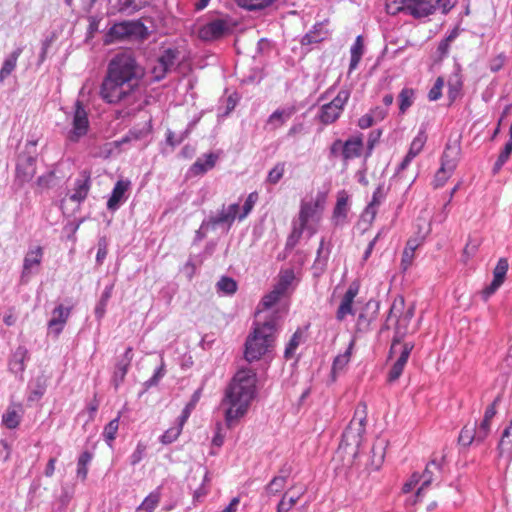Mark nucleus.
<instances>
[{
    "label": "nucleus",
    "instance_id": "1",
    "mask_svg": "<svg viewBox=\"0 0 512 512\" xmlns=\"http://www.w3.org/2000/svg\"><path fill=\"white\" fill-rule=\"evenodd\" d=\"M257 374L251 368H241L225 388L223 404L229 407L225 411V422L231 428L235 421L244 417L257 394Z\"/></svg>",
    "mask_w": 512,
    "mask_h": 512
},
{
    "label": "nucleus",
    "instance_id": "2",
    "mask_svg": "<svg viewBox=\"0 0 512 512\" xmlns=\"http://www.w3.org/2000/svg\"><path fill=\"white\" fill-rule=\"evenodd\" d=\"M279 332L278 316L271 314L264 321H254L244 344V358L252 363L273 351Z\"/></svg>",
    "mask_w": 512,
    "mask_h": 512
},
{
    "label": "nucleus",
    "instance_id": "3",
    "mask_svg": "<svg viewBox=\"0 0 512 512\" xmlns=\"http://www.w3.org/2000/svg\"><path fill=\"white\" fill-rule=\"evenodd\" d=\"M138 88L139 85L105 75L100 86L99 95L107 104H133L138 100L136 95Z\"/></svg>",
    "mask_w": 512,
    "mask_h": 512
},
{
    "label": "nucleus",
    "instance_id": "4",
    "mask_svg": "<svg viewBox=\"0 0 512 512\" xmlns=\"http://www.w3.org/2000/svg\"><path fill=\"white\" fill-rule=\"evenodd\" d=\"M138 88L139 85L105 75L100 86L99 95L107 104H133L138 100L136 95Z\"/></svg>",
    "mask_w": 512,
    "mask_h": 512
},
{
    "label": "nucleus",
    "instance_id": "5",
    "mask_svg": "<svg viewBox=\"0 0 512 512\" xmlns=\"http://www.w3.org/2000/svg\"><path fill=\"white\" fill-rule=\"evenodd\" d=\"M106 75L139 85L143 70L135 57L128 52L117 53L108 63Z\"/></svg>",
    "mask_w": 512,
    "mask_h": 512
},
{
    "label": "nucleus",
    "instance_id": "6",
    "mask_svg": "<svg viewBox=\"0 0 512 512\" xmlns=\"http://www.w3.org/2000/svg\"><path fill=\"white\" fill-rule=\"evenodd\" d=\"M394 2L402 4V7L397 8L398 11L420 19L434 14L437 10H441L444 15L448 14L455 7L457 0H394Z\"/></svg>",
    "mask_w": 512,
    "mask_h": 512
},
{
    "label": "nucleus",
    "instance_id": "7",
    "mask_svg": "<svg viewBox=\"0 0 512 512\" xmlns=\"http://www.w3.org/2000/svg\"><path fill=\"white\" fill-rule=\"evenodd\" d=\"M37 141L28 140L25 144L24 150L17 155L16 169H15V182L19 186L30 182L37 170Z\"/></svg>",
    "mask_w": 512,
    "mask_h": 512
},
{
    "label": "nucleus",
    "instance_id": "8",
    "mask_svg": "<svg viewBox=\"0 0 512 512\" xmlns=\"http://www.w3.org/2000/svg\"><path fill=\"white\" fill-rule=\"evenodd\" d=\"M180 63L181 51L178 47H162L151 69L153 80L156 82L163 80L167 74L176 70Z\"/></svg>",
    "mask_w": 512,
    "mask_h": 512
},
{
    "label": "nucleus",
    "instance_id": "9",
    "mask_svg": "<svg viewBox=\"0 0 512 512\" xmlns=\"http://www.w3.org/2000/svg\"><path fill=\"white\" fill-rule=\"evenodd\" d=\"M90 129L88 112L81 100L77 99L74 103V111L72 117V128L66 135V140L70 143H78L81 138L85 137Z\"/></svg>",
    "mask_w": 512,
    "mask_h": 512
},
{
    "label": "nucleus",
    "instance_id": "10",
    "mask_svg": "<svg viewBox=\"0 0 512 512\" xmlns=\"http://www.w3.org/2000/svg\"><path fill=\"white\" fill-rule=\"evenodd\" d=\"M31 359V354L25 345H18L11 350L7 359L8 371L13 374L19 381L24 380V372L27 362Z\"/></svg>",
    "mask_w": 512,
    "mask_h": 512
},
{
    "label": "nucleus",
    "instance_id": "11",
    "mask_svg": "<svg viewBox=\"0 0 512 512\" xmlns=\"http://www.w3.org/2000/svg\"><path fill=\"white\" fill-rule=\"evenodd\" d=\"M44 257V249L41 246H36L33 248H29L26 252L22 271L20 275V282L23 284L28 283L31 278V275L34 273H38L40 270V266L42 264Z\"/></svg>",
    "mask_w": 512,
    "mask_h": 512
},
{
    "label": "nucleus",
    "instance_id": "12",
    "mask_svg": "<svg viewBox=\"0 0 512 512\" xmlns=\"http://www.w3.org/2000/svg\"><path fill=\"white\" fill-rule=\"evenodd\" d=\"M509 263L507 258H500L493 269V280L491 283L486 286L481 292V298L483 301H488V299L495 294V292L501 287L506 279V275L508 272Z\"/></svg>",
    "mask_w": 512,
    "mask_h": 512
},
{
    "label": "nucleus",
    "instance_id": "13",
    "mask_svg": "<svg viewBox=\"0 0 512 512\" xmlns=\"http://www.w3.org/2000/svg\"><path fill=\"white\" fill-rule=\"evenodd\" d=\"M231 33L227 20L217 18L206 23L200 30L199 35L204 41H215Z\"/></svg>",
    "mask_w": 512,
    "mask_h": 512
},
{
    "label": "nucleus",
    "instance_id": "14",
    "mask_svg": "<svg viewBox=\"0 0 512 512\" xmlns=\"http://www.w3.org/2000/svg\"><path fill=\"white\" fill-rule=\"evenodd\" d=\"M151 0H110L109 14L131 16L149 6Z\"/></svg>",
    "mask_w": 512,
    "mask_h": 512
},
{
    "label": "nucleus",
    "instance_id": "15",
    "mask_svg": "<svg viewBox=\"0 0 512 512\" xmlns=\"http://www.w3.org/2000/svg\"><path fill=\"white\" fill-rule=\"evenodd\" d=\"M133 360V347L128 346L123 355L116 361L114 365L113 374L111 377V384L117 390L124 382L125 377L131 366Z\"/></svg>",
    "mask_w": 512,
    "mask_h": 512
},
{
    "label": "nucleus",
    "instance_id": "16",
    "mask_svg": "<svg viewBox=\"0 0 512 512\" xmlns=\"http://www.w3.org/2000/svg\"><path fill=\"white\" fill-rule=\"evenodd\" d=\"M326 195L318 193L315 201H302L298 214V223L307 227L309 220L313 219L318 213L324 209Z\"/></svg>",
    "mask_w": 512,
    "mask_h": 512
},
{
    "label": "nucleus",
    "instance_id": "17",
    "mask_svg": "<svg viewBox=\"0 0 512 512\" xmlns=\"http://www.w3.org/2000/svg\"><path fill=\"white\" fill-rule=\"evenodd\" d=\"M239 209V203H233L227 207L223 205L217 215L207 218V223L204 226H211V229H215L218 225H227V228L230 229L235 219L238 218Z\"/></svg>",
    "mask_w": 512,
    "mask_h": 512
},
{
    "label": "nucleus",
    "instance_id": "18",
    "mask_svg": "<svg viewBox=\"0 0 512 512\" xmlns=\"http://www.w3.org/2000/svg\"><path fill=\"white\" fill-rule=\"evenodd\" d=\"M380 302L376 300H369L362 311L358 315L356 322L357 332L366 333L370 330L372 322H374L379 314Z\"/></svg>",
    "mask_w": 512,
    "mask_h": 512
},
{
    "label": "nucleus",
    "instance_id": "19",
    "mask_svg": "<svg viewBox=\"0 0 512 512\" xmlns=\"http://www.w3.org/2000/svg\"><path fill=\"white\" fill-rule=\"evenodd\" d=\"M71 311L72 307H64L62 304L57 305L52 310V316L48 321L47 326L49 333H51L55 339H57L63 332Z\"/></svg>",
    "mask_w": 512,
    "mask_h": 512
},
{
    "label": "nucleus",
    "instance_id": "20",
    "mask_svg": "<svg viewBox=\"0 0 512 512\" xmlns=\"http://www.w3.org/2000/svg\"><path fill=\"white\" fill-rule=\"evenodd\" d=\"M443 461L444 457H442L439 461L437 459H432L429 463H427L422 474L413 473V479L415 480V483H419L421 481V486L416 494L417 497H419L422 491L431 484L435 474L441 473Z\"/></svg>",
    "mask_w": 512,
    "mask_h": 512
},
{
    "label": "nucleus",
    "instance_id": "21",
    "mask_svg": "<svg viewBox=\"0 0 512 512\" xmlns=\"http://www.w3.org/2000/svg\"><path fill=\"white\" fill-rule=\"evenodd\" d=\"M359 291V285L351 283L343 295L341 303L336 312V319L343 321L347 315H354L353 302Z\"/></svg>",
    "mask_w": 512,
    "mask_h": 512
},
{
    "label": "nucleus",
    "instance_id": "22",
    "mask_svg": "<svg viewBox=\"0 0 512 512\" xmlns=\"http://www.w3.org/2000/svg\"><path fill=\"white\" fill-rule=\"evenodd\" d=\"M363 149V134L358 133L357 135L349 137L344 141L343 153H341L343 162L347 163L352 159L359 158L363 153Z\"/></svg>",
    "mask_w": 512,
    "mask_h": 512
},
{
    "label": "nucleus",
    "instance_id": "23",
    "mask_svg": "<svg viewBox=\"0 0 512 512\" xmlns=\"http://www.w3.org/2000/svg\"><path fill=\"white\" fill-rule=\"evenodd\" d=\"M297 108L294 105L276 109L266 120L265 129L275 131L282 127L295 113Z\"/></svg>",
    "mask_w": 512,
    "mask_h": 512
},
{
    "label": "nucleus",
    "instance_id": "24",
    "mask_svg": "<svg viewBox=\"0 0 512 512\" xmlns=\"http://www.w3.org/2000/svg\"><path fill=\"white\" fill-rule=\"evenodd\" d=\"M129 180H118L113 187L111 196L107 201V209L111 212H115L119 207L126 201V192L130 188Z\"/></svg>",
    "mask_w": 512,
    "mask_h": 512
},
{
    "label": "nucleus",
    "instance_id": "25",
    "mask_svg": "<svg viewBox=\"0 0 512 512\" xmlns=\"http://www.w3.org/2000/svg\"><path fill=\"white\" fill-rule=\"evenodd\" d=\"M91 188V176L87 171L82 172L81 177L77 178L74 183L73 193L69 196L70 200L77 202L79 205L83 203Z\"/></svg>",
    "mask_w": 512,
    "mask_h": 512
},
{
    "label": "nucleus",
    "instance_id": "26",
    "mask_svg": "<svg viewBox=\"0 0 512 512\" xmlns=\"http://www.w3.org/2000/svg\"><path fill=\"white\" fill-rule=\"evenodd\" d=\"M349 209V195L345 190H341L337 194V201L332 213L334 225H342L347 221Z\"/></svg>",
    "mask_w": 512,
    "mask_h": 512
},
{
    "label": "nucleus",
    "instance_id": "27",
    "mask_svg": "<svg viewBox=\"0 0 512 512\" xmlns=\"http://www.w3.org/2000/svg\"><path fill=\"white\" fill-rule=\"evenodd\" d=\"M331 248V242L326 243L325 238H322L320 240L319 247L316 253V258L312 265L314 275H322L326 271L328 260L331 253Z\"/></svg>",
    "mask_w": 512,
    "mask_h": 512
},
{
    "label": "nucleus",
    "instance_id": "28",
    "mask_svg": "<svg viewBox=\"0 0 512 512\" xmlns=\"http://www.w3.org/2000/svg\"><path fill=\"white\" fill-rule=\"evenodd\" d=\"M48 386V378L45 374L41 373L33 378L28 384V402L39 401L46 393Z\"/></svg>",
    "mask_w": 512,
    "mask_h": 512
},
{
    "label": "nucleus",
    "instance_id": "29",
    "mask_svg": "<svg viewBox=\"0 0 512 512\" xmlns=\"http://www.w3.org/2000/svg\"><path fill=\"white\" fill-rule=\"evenodd\" d=\"M218 160V155L210 152L203 157H199L189 168V173L192 176H199L207 173L213 169Z\"/></svg>",
    "mask_w": 512,
    "mask_h": 512
},
{
    "label": "nucleus",
    "instance_id": "30",
    "mask_svg": "<svg viewBox=\"0 0 512 512\" xmlns=\"http://www.w3.org/2000/svg\"><path fill=\"white\" fill-rule=\"evenodd\" d=\"M460 151V145H452L450 142L446 143L441 156V166L448 171L454 172L458 164Z\"/></svg>",
    "mask_w": 512,
    "mask_h": 512
},
{
    "label": "nucleus",
    "instance_id": "31",
    "mask_svg": "<svg viewBox=\"0 0 512 512\" xmlns=\"http://www.w3.org/2000/svg\"><path fill=\"white\" fill-rule=\"evenodd\" d=\"M358 419L359 428H357V434L360 437L365 432V426L367 422V405L364 402H360L355 410V414L350 424L343 433V436L349 435L355 424V420Z\"/></svg>",
    "mask_w": 512,
    "mask_h": 512
},
{
    "label": "nucleus",
    "instance_id": "32",
    "mask_svg": "<svg viewBox=\"0 0 512 512\" xmlns=\"http://www.w3.org/2000/svg\"><path fill=\"white\" fill-rule=\"evenodd\" d=\"M23 52V47H17L3 61L0 68V83L7 79L16 69L17 61Z\"/></svg>",
    "mask_w": 512,
    "mask_h": 512
},
{
    "label": "nucleus",
    "instance_id": "33",
    "mask_svg": "<svg viewBox=\"0 0 512 512\" xmlns=\"http://www.w3.org/2000/svg\"><path fill=\"white\" fill-rule=\"evenodd\" d=\"M497 450L499 457H507L509 460H512V420L504 428Z\"/></svg>",
    "mask_w": 512,
    "mask_h": 512
},
{
    "label": "nucleus",
    "instance_id": "34",
    "mask_svg": "<svg viewBox=\"0 0 512 512\" xmlns=\"http://www.w3.org/2000/svg\"><path fill=\"white\" fill-rule=\"evenodd\" d=\"M341 115L342 113L331 104L325 103L319 108L316 119L324 126H328L335 123Z\"/></svg>",
    "mask_w": 512,
    "mask_h": 512
},
{
    "label": "nucleus",
    "instance_id": "35",
    "mask_svg": "<svg viewBox=\"0 0 512 512\" xmlns=\"http://www.w3.org/2000/svg\"><path fill=\"white\" fill-rule=\"evenodd\" d=\"M128 38L136 40H146L150 36V31L144 23L138 20L127 21Z\"/></svg>",
    "mask_w": 512,
    "mask_h": 512
},
{
    "label": "nucleus",
    "instance_id": "36",
    "mask_svg": "<svg viewBox=\"0 0 512 512\" xmlns=\"http://www.w3.org/2000/svg\"><path fill=\"white\" fill-rule=\"evenodd\" d=\"M364 38L362 35H358L350 49V63L349 72H352L357 68L364 54Z\"/></svg>",
    "mask_w": 512,
    "mask_h": 512
},
{
    "label": "nucleus",
    "instance_id": "37",
    "mask_svg": "<svg viewBox=\"0 0 512 512\" xmlns=\"http://www.w3.org/2000/svg\"><path fill=\"white\" fill-rule=\"evenodd\" d=\"M94 453L85 450L77 458V469H76V476L78 479L81 480V482H85L87 480L88 476V467L91 461L93 460Z\"/></svg>",
    "mask_w": 512,
    "mask_h": 512
},
{
    "label": "nucleus",
    "instance_id": "38",
    "mask_svg": "<svg viewBox=\"0 0 512 512\" xmlns=\"http://www.w3.org/2000/svg\"><path fill=\"white\" fill-rule=\"evenodd\" d=\"M421 244L422 242L416 238H411L407 241L401 259V267L404 271L411 266L415 256V251Z\"/></svg>",
    "mask_w": 512,
    "mask_h": 512
},
{
    "label": "nucleus",
    "instance_id": "39",
    "mask_svg": "<svg viewBox=\"0 0 512 512\" xmlns=\"http://www.w3.org/2000/svg\"><path fill=\"white\" fill-rule=\"evenodd\" d=\"M113 289L114 283H111L104 288L94 310V314L97 321H101L104 318L106 313V307L108 305L110 298L112 297Z\"/></svg>",
    "mask_w": 512,
    "mask_h": 512
},
{
    "label": "nucleus",
    "instance_id": "40",
    "mask_svg": "<svg viewBox=\"0 0 512 512\" xmlns=\"http://www.w3.org/2000/svg\"><path fill=\"white\" fill-rule=\"evenodd\" d=\"M56 185V173L54 170H50L47 173L39 176L36 179L35 193L42 194L44 191L53 188Z\"/></svg>",
    "mask_w": 512,
    "mask_h": 512
},
{
    "label": "nucleus",
    "instance_id": "41",
    "mask_svg": "<svg viewBox=\"0 0 512 512\" xmlns=\"http://www.w3.org/2000/svg\"><path fill=\"white\" fill-rule=\"evenodd\" d=\"M57 34L56 32L52 31L49 35H47L44 39L41 40L40 43V51L38 54V59L36 62V66L39 68L42 66V64L47 60L49 50L52 46V44L56 41Z\"/></svg>",
    "mask_w": 512,
    "mask_h": 512
},
{
    "label": "nucleus",
    "instance_id": "42",
    "mask_svg": "<svg viewBox=\"0 0 512 512\" xmlns=\"http://www.w3.org/2000/svg\"><path fill=\"white\" fill-rule=\"evenodd\" d=\"M306 228H307L306 226H304L300 223H298V225L295 222L293 223L292 230H291L290 234L288 235L286 243H285V248H284L285 252H290L295 248V246L299 243V241L303 235V232L306 230Z\"/></svg>",
    "mask_w": 512,
    "mask_h": 512
},
{
    "label": "nucleus",
    "instance_id": "43",
    "mask_svg": "<svg viewBox=\"0 0 512 512\" xmlns=\"http://www.w3.org/2000/svg\"><path fill=\"white\" fill-rule=\"evenodd\" d=\"M476 421L473 423H467L464 425V427L461 429L459 437H458V443L460 445H463L465 447L470 446L472 443H476Z\"/></svg>",
    "mask_w": 512,
    "mask_h": 512
},
{
    "label": "nucleus",
    "instance_id": "44",
    "mask_svg": "<svg viewBox=\"0 0 512 512\" xmlns=\"http://www.w3.org/2000/svg\"><path fill=\"white\" fill-rule=\"evenodd\" d=\"M122 413L119 412L117 417L112 419L108 424L105 425L102 436L108 446L112 447L114 440L116 439L117 431L119 428V420Z\"/></svg>",
    "mask_w": 512,
    "mask_h": 512
},
{
    "label": "nucleus",
    "instance_id": "45",
    "mask_svg": "<svg viewBox=\"0 0 512 512\" xmlns=\"http://www.w3.org/2000/svg\"><path fill=\"white\" fill-rule=\"evenodd\" d=\"M161 500V491L160 487H157L154 491H152L142 503L138 506V510L144 512H153L155 508L158 506Z\"/></svg>",
    "mask_w": 512,
    "mask_h": 512
},
{
    "label": "nucleus",
    "instance_id": "46",
    "mask_svg": "<svg viewBox=\"0 0 512 512\" xmlns=\"http://www.w3.org/2000/svg\"><path fill=\"white\" fill-rule=\"evenodd\" d=\"M399 112L401 114L406 113V111L413 105L415 100V90L413 88L405 87L403 88L399 95Z\"/></svg>",
    "mask_w": 512,
    "mask_h": 512
},
{
    "label": "nucleus",
    "instance_id": "47",
    "mask_svg": "<svg viewBox=\"0 0 512 512\" xmlns=\"http://www.w3.org/2000/svg\"><path fill=\"white\" fill-rule=\"evenodd\" d=\"M303 338V330L301 328H297V330L293 333L290 340L288 341L285 350H284V358L286 360H290L294 357L296 350Z\"/></svg>",
    "mask_w": 512,
    "mask_h": 512
},
{
    "label": "nucleus",
    "instance_id": "48",
    "mask_svg": "<svg viewBox=\"0 0 512 512\" xmlns=\"http://www.w3.org/2000/svg\"><path fill=\"white\" fill-rule=\"evenodd\" d=\"M294 279L295 273L293 269H286L284 271H281L278 277V281L274 285V288L281 292V294L284 296V294L286 293Z\"/></svg>",
    "mask_w": 512,
    "mask_h": 512
},
{
    "label": "nucleus",
    "instance_id": "49",
    "mask_svg": "<svg viewBox=\"0 0 512 512\" xmlns=\"http://www.w3.org/2000/svg\"><path fill=\"white\" fill-rule=\"evenodd\" d=\"M427 138L426 130L420 129L412 140L407 154L415 158L423 150Z\"/></svg>",
    "mask_w": 512,
    "mask_h": 512
},
{
    "label": "nucleus",
    "instance_id": "50",
    "mask_svg": "<svg viewBox=\"0 0 512 512\" xmlns=\"http://www.w3.org/2000/svg\"><path fill=\"white\" fill-rule=\"evenodd\" d=\"M323 27L322 22H318L313 25L312 29L307 32L300 40L301 45L307 46L315 43H320L324 40V37L319 35Z\"/></svg>",
    "mask_w": 512,
    "mask_h": 512
},
{
    "label": "nucleus",
    "instance_id": "51",
    "mask_svg": "<svg viewBox=\"0 0 512 512\" xmlns=\"http://www.w3.org/2000/svg\"><path fill=\"white\" fill-rule=\"evenodd\" d=\"M481 245V239L478 237H469L463 252H462V262L468 263V261L475 256L479 247Z\"/></svg>",
    "mask_w": 512,
    "mask_h": 512
},
{
    "label": "nucleus",
    "instance_id": "52",
    "mask_svg": "<svg viewBox=\"0 0 512 512\" xmlns=\"http://www.w3.org/2000/svg\"><path fill=\"white\" fill-rule=\"evenodd\" d=\"M386 443L384 440H377L374 442L371 453H372V465L379 468L384 460Z\"/></svg>",
    "mask_w": 512,
    "mask_h": 512
},
{
    "label": "nucleus",
    "instance_id": "53",
    "mask_svg": "<svg viewBox=\"0 0 512 512\" xmlns=\"http://www.w3.org/2000/svg\"><path fill=\"white\" fill-rule=\"evenodd\" d=\"M354 342L351 341L347 350L334 358L332 364V374H336L338 371H341L345 368V366L349 363L351 357V350L353 348Z\"/></svg>",
    "mask_w": 512,
    "mask_h": 512
},
{
    "label": "nucleus",
    "instance_id": "54",
    "mask_svg": "<svg viewBox=\"0 0 512 512\" xmlns=\"http://www.w3.org/2000/svg\"><path fill=\"white\" fill-rule=\"evenodd\" d=\"M286 162H277L268 172L266 183L276 185L283 178Z\"/></svg>",
    "mask_w": 512,
    "mask_h": 512
},
{
    "label": "nucleus",
    "instance_id": "55",
    "mask_svg": "<svg viewBox=\"0 0 512 512\" xmlns=\"http://www.w3.org/2000/svg\"><path fill=\"white\" fill-rule=\"evenodd\" d=\"M350 95V89L342 88L328 104H331V106L336 108L339 112L343 113L344 108L349 101Z\"/></svg>",
    "mask_w": 512,
    "mask_h": 512
},
{
    "label": "nucleus",
    "instance_id": "56",
    "mask_svg": "<svg viewBox=\"0 0 512 512\" xmlns=\"http://www.w3.org/2000/svg\"><path fill=\"white\" fill-rule=\"evenodd\" d=\"M107 36L114 40H123L128 38L127 21L115 23L108 31Z\"/></svg>",
    "mask_w": 512,
    "mask_h": 512
},
{
    "label": "nucleus",
    "instance_id": "57",
    "mask_svg": "<svg viewBox=\"0 0 512 512\" xmlns=\"http://www.w3.org/2000/svg\"><path fill=\"white\" fill-rule=\"evenodd\" d=\"M511 154H512V141H507L505 143L502 151L498 155L496 162L494 163V166L492 169L493 174H497L501 170L503 165L508 161Z\"/></svg>",
    "mask_w": 512,
    "mask_h": 512
},
{
    "label": "nucleus",
    "instance_id": "58",
    "mask_svg": "<svg viewBox=\"0 0 512 512\" xmlns=\"http://www.w3.org/2000/svg\"><path fill=\"white\" fill-rule=\"evenodd\" d=\"M152 133V121L149 120L142 127H133L128 131V137H131L133 141H139L146 138Z\"/></svg>",
    "mask_w": 512,
    "mask_h": 512
},
{
    "label": "nucleus",
    "instance_id": "59",
    "mask_svg": "<svg viewBox=\"0 0 512 512\" xmlns=\"http://www.w3.org/2000/svg\"><path fill=\"white\" fill-rule=\"evenodd\" d=\"M21 422V415L14 409L8 408L2 415V423L8 429H15Z\"/></svg>",
    "mask_w": 512,
    "mask_h": 512
},
{
    "label": "nucleus",
    "instance_id": "60",
    "mask_svg": "<svg viewBox=\"0 0 512 512\" xmlns=\"http://www.w3.org/2000/svg\"><path fill=\"white\" fill-rule=\"evenodd\" d=\"M166 374V365L164 362V359L161 358L160 365L156 368L154 371L152 377H150L147 381L144 382V387L146 390L150 389L151 387L157 386L161 379Z\"/></svg>",
    "mask_w": 512,
    "mask_h": 512
},
{
    "label": "nucleus",
    "instance_id": "61",
    "mask_svg": "<svg viewBox=\"0 0 512 512\" xmlns=\"http://www.w3.org/2000/svg\"><path fill=\"white\" fill-rule=\"evenodd\" d=\"M410 323L401 321V317L398 316L394 325L393 345L402 343L405 336L407 335V329Z\"/></svg>",
    "mask_w": 512,
    "mask_h": 512
},
{
    "label": "nucleus",
    "instance_id": "62",
    "mask_svg": "<svg viewBox=\"0 0 512 512\" xmlns=\"http://www.w3.org/2000/svg\"><path fill=\"white\" fill-rule=\"evenodd\" d=\"M217 289L224 294L232 295L237 291V282L231 277L223 276L217 282Z\"/></svg>",
    "mask_w": 512,
    "mask_h": 512
},
{
    "label": "nucleus",
    "instance_id": "63",
    "mask_svg": "<svg viewBox=\"0 0 512 512\" xmlns=\"http://www.w3.org/2000/svg\"><path fill=\"white\" fill-rule=\"evenodd\" d=\"M258 199H259V195H258L257 191H253L247 196V198L242 206V211L238 212V219L240 221L248 216V214L252 211L253 207L255 206L256 202L258 201Z\"/></svg>",
    "mask_w": 512,
    "mask_h": 512
},
{
    "label": "nucleus",
    "instance_id": "64",
    "mask_svg": "<svg viewBox=\"0 0 512 512\" xmlns=\"http://www.w3.org/2000/svg\"><path fill=\"white\" fill-rule=\"evenodd\" d=\"M282 297L283 295L281 294V292H279L273 287V289L269 293L263 296V298L260 301L259 307L261 306L263 309H269L273 307L276 303H278Z\"/></svg>",
    "mask_w": 512,
    "mask_h": 512
}]
</instances>
